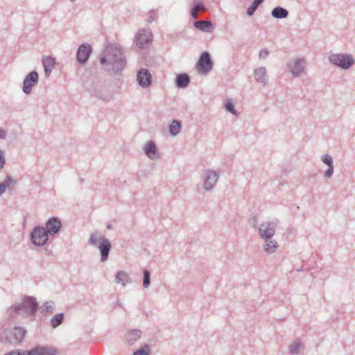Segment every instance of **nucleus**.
Returning a JSON list of instances; mask_svg holds the SVG:
<instances>
[{"mask_svg":"<svg viewBox=\"0 0 355 355\" xmlns=\"http://www.w3.org/2000/svg\"><path fill=\"white\" fill-rule=\"evenodd\" d=\"M100 63L105 71L120 75L126 65L122 47L117 44H107L100 55Z\"/></svg>","mask_w":355,"mask_h":355,"instance_id":"1","label":"nucleus"},{"mask_svg":"<svg viewBox=\"0 0 355 355\" xmlns=\"http://www.w3.org/2000/svg\"><path fill=\"white\" fill-rule=\"evenodd\" d=\"M37 302L34 297H25L21 302L15 303L12 306L13 311L24 318L35 315L37 310Z\"/></svg>","mask_w":355,"mask_h":355,"instance_id":"2","label":"nucleus"},{"mask_svg":"<svg viewBox=\"0 0 355 355\" xmlns=\"http://www.w3.org/2000/svg\"><path fill=\"white\" fill-rule=\"evenodd\" d=\"M329 62L341 69L348 70L355 64V59L349 53H331L328 57Z\"/></svg>","mask_w":355,"mask_h":355,"instance_id":"3","label":"nucleus"},{"mask_svg":"<svg viewBox=\"0 0 355 355\" xmlns=\"http://www.w3.org/2000/svg\"><path fill=\"white\" fill-rule=\"evenodd\" d=\"M58 349L52 346L39 345L31 350H13L4 355H56Z\"/></svg>","mask_w":355,"mask_h":355,"instance_id":"4","label":"nucleus"},{"mask_svg":"<svg viewBox=\"0 0 355 355\" xmlns=\"http://www.w3.org/2000/svg\"><path fill=\"white\" fill-rule=\"evenodd\" d=\"M219 173L212 169L205 171L202 175L203 189L205 191H212L216 186L219 180Z\"/></svg>","mask_w":355,"mask_h":355,"instance_id":"5","label":"nucleus"},{"mask_svg":"<svg viewBox=\"0 0 355 355\" xmlns=\"http://www.w3.org/2000/svg\"><path fill=\"white\" fill-rule=\"evenodd\" d=\"M277 223L273 220L262 222L259 228L258 233L261 239H272L275 234Z\"/></svg>","mask_w":355,"mask_h":355,"instance_id":"6","label":"nucleus"},{"mask_svg":"<svg viewBox=\"0 0 355 355\" xmlns=\"http://www.w3.org/2000/svg\"><path fill=\"white\" fill-rule=\"evenodd\" d=\"M49 234L44 227H35L31 234L32 243L37 246H43L49 239Z\"/></svg>","mask_w":355,"mask_h":355,"instance_id":"7","label":"nucleus"},{"mask_svg":"<svg viewBox=\"0 0 355 355\" xmlns=\"http://www.w3.org/2000/svg\"><path fill=\"white\" fill-rule=\"evenodd\" d=\"M196 67L198 72L202 74H207L212 69L213 62L209 52L204 51L200 55Z\"/></svg>","mask_w":355,"mask_h":355,"instance_id":"8","label":"nucleus"},{"mask_svg":"<svg viewBox=\"0 0 355 355\" xmlns=\"http://www.w3.org/2000/svg\"><path fill=\"white\" fill-rule=\"evenodd\" d=\"M39 74L36 71H32L24 78L22 91L26 95L31 94L33 87L38 83Z\"/></svg>","mask_w":355,"mask_h":355,"instance_id":"9","label":"nucleus"},{"mask_svg":"<svg viewBox=\"0 0 355 355\" xmlns=\"http://www.w3.org/2000/svg\"><path fill=\"white\" fill-rule=\"evenodd\" d=\"M153 35L149 30L141 29L135 36L136 44L141 49H146L152 41Z\"/></svg>","mask_w":355,"mask_h":355,"instance_id":"10","label":"nucleus"},{"mask_svg":"<svg viewBox=\"0 0 355 355\" xmlns=\"http://www.w3.org/2000/svg\"><path fill=\"white\" fill-rule=\"evenodd\" d=\"M306 62L304 58H295L288 64L290 72L295 77H298L305 69Z\"/></svg>","mask_w":355,"mask_h":355,"instance_id":"11","label":"nucleus"},{"mask_svg":"<svg viewBox=\"0 0 355 355\" xmlns=\"http://www.w3.org/2000/svg\"><path fill=\"white\" fill-rule=\"evenodd\" d=\"M62 227V223L58 217H51L45 223V229L46 232L51 235L54 236L57 234Z\"/></svg>","mask_w":355,"mask_h":355,"instance_id":"12","label":"nucleus"},{"mask_svg":"<svg viewBox=\"0 0 355 355\" xmlns=\"http://www.w3.org/2000/svg\"><path fill=\"white\" fill-rule=\"evenodd\" d=\"M138 84L143 88H147L152 83V76L146 69H141L137 75Z\"/></svg>","mask_w":355,"mask_h":355,"instance_id":"13","label":"nucleus"},{"mask_svg":"<svg viewBox=\"0 0 355 355\" xmlns=\"http://www.w3.org/2000/svg\"><path fill=\"white\" fill-rule=\"evenodd\" d=\"M92 53V47L88 44H81L76 53V58L79 63L85 64Z\"/></svg>","mask_w":355,"mask_h":355,"instance_id":"14","label":"nucleus"},{"mask_svg":"<svg viewBox=\"0 0 355 355\" xmlns=\"http://www.w3.org/2000/svg\"><path fill=\"white\" fill-rule=\"evenodd\" d=\"M254 76L256 81L262 86H266L268 84V76L266 67H259L254 69Z\"/></svg>","mask_w":355,"mask_h":355,"instance_id":"15","label":"nucleus"},{"mask_svg":"<svg viewBox=\"0 0 355 355\" xmlns=\"http://www.w3.org/2000/svg\"><path fill=\"white\" fill-rule=\"evenodd\" d=\"M146 156L151 160L158 159L159 154L155 143L153 141H149L144 148Z\"/></svg>","mask_w":355,"mask_h":355,"instance_id":"16","label":"nucleus"},{"mask_svg":"<svg viewBox=\"0 0 355 355\" xmlns=\"http://www.w3.org/2000/svg\"><path fill=\"white\" fill-rule=\"evenodd\" d=\"M96 248H98L100 251L101 261L102 262L107 261L109 257V253L112 248V245L109 240H103V242L100 243V245H98V246Z\"/></svg>","mask_w":355,"mask_h":355,"instance_id":"17","label":"nucleus"},{"mask_svg":"<svg viewBox=\"0 0 355 355\" xmlns=\"http://www.w3.org/2000/svg\"><path fill=\"white\" fill-rule=\"evenodd\" d=\"M264 243L263 244V250L268 254L274 253L278 248L279 245L277 241L272 239H261Z\"/></svg>","mask_w":355,"mask_h":355,"instance_id":"18","label":"nucleus"},{"mask_svg":"<svg viewBox=\"0 0 355 355\" xmlns=\"http://www.w3.org/2000/svg\"><path fill=\"white\" fill-rule=\"evenodd\" d=\"M141 331L139 329L129 331L125 336V341L129 345H132L141 338Z\"/></svg>","mask_w":355,"mask_h":355,"instance_id":"19","label":"nucleus"},{"mask_svg":"<svg viewBox=\"0 0 355 355\" xmlns=\"http://www.w3.org/2000/svg\"><path fill=\"white\" fill-rule=\"evenodd\" d=\"M55 58L51 56L44 57L42 59V64L44 69V73L46 77H49L55 65Z\"/></svg>","mask_w":355,"mask_h":355,"instance_id":"20","label":"nucleus"},{"mask_svg":"<svg viewBox=\"0 0 355 355\" xmlns=\"http://www.w3.org/2000/svg\"><path fill=\"white\" fill-rule=\"evenodd\" d=\"M103 240H107V239L101 232L96 231L91 233L88 240V244L96 248Z\"/></svg>","mask_w":355,"mask_h":355,"instance_id":"21","label":"nucleus"},{"mask_svg":"<svg viewBox=\"0 0 355 355\" xmlns=\"http://www.w3.org/2000/svg\"><path fill=\"white\" fill-rule=\"evenodd\" d=\"M195 27L205 33H211L214 29L213 24L208 20H200L194 22Z\"/></svg>","mask_w":355,"mask_h":355,"instance_id":"22","label":"nucleus"},{"mask_svg":"<svg viewBox=\"0 0 355 355\" xmlns=\"http://www.w3.org/2000/svg\"><path fill=\"white\" fill-rule=\"evenodd\" d=\"M0 342L4 345L12 344L15 342L12 328L3 330L0 337Z\"/></svg>","mask_w":355,"mask_h":355,"instance_id":"23","label":"nucleus"},{"mask_svg":"<svg viewBox=\"0 0 355 355\" xmlns=\"http://www.w3.org/2000/svg\"><path fill=\"white\" fill-rule=\"evenodd\" d=\"M271 15L275 19H285L288 16V11L283 7L277 6L272 9Z\"/></svg>","mask_w":355,"mask_h":355,"instance_id":"24","label":"nucleus"},{"mask_svg":"<svg viewBox=\"0 0 355 355\" xmlns=\"http://www.w3.org/2000/svg\"><path fill=\"white\" fill-rule=\"evenodd\" d=\"M190 83V77L187 73H181L175 78L176 86L179 88L186 87Z\"/></svg>","mask_w":355,"mask_h":355,"instance_id":"25","label":"nucleus"},{"mask_svg":"<svg viewBox=\"0 0 355 355\" xmlns=\"http://www.w3.org/2000/svg\"><path fill=\"white\" fill-rule=\"evenodd\" d=\"M115 281L117 284L124 286L127 284L130 283L131 279L126 272L119 271L115 276Z\"/></svg>","mask_w":355,"mask_h":355,"instance_id":"26","label":"nucleus"},{"mask_svg":"<svg viewBox=\"0 0 355 355\" xmlns=\"http://www.w3.org/2000/svg\"><path fill=\"white\" fill-rule=\"evenodd\" d=\"M182 130V122L174 119L169 125V133L173 137H176L180 134Z\"/></svg>","mask_w":355,"mask_h":355,"instance_id":"27","label":"nucleus"},{"mask_svg":"<svg viewBox=\"0 0 355 355\" xmlns=\"http://www.w3.org/2000/svg\"><path fill=\"white\" fill-rule=\"evenodd\" d=\"M12 331L15 342L22 341L26 333V329L19 327H15L12 328Z\"/></svg>","mask_w":355,"mask_h":355,"instance_id":"28","label":"nucleus"},{"mask_svg":"<svg viewBox=\"0 0 355 355\" xmlns=\"http://www.w3.org/2000/svg\"><path fill=\"white\" fill-rule=\"evenodd\" d=\"M15 183V181L12 180V177L7 175L6 179L3 182L0 183V196L6 192V189H8L11 184Z\"/></svg>","mask_w":355,"mask_h":355,"instance_id":"29","label":"nucleus"},{"mask_svg":"<svg viewBox=\"0 0 355 355\" xmlns=\"http://www.w3.org/2000/svg\"><path fill=\"white\" fill-rule=\"evenodd\" d=\"M64 321V314L59 313L53 316L50 320L51 326L55 329L60 326Z\"/></svg>","mask_w":355,"mask_h":355,"instance_id":"30","label":"nucleus"},{"mask_svg":"<svg viewBox=\"0 0 355 355\" xmlns=\"http://www.w3.org/2000/svg\"><path fill=\"white\" fill-rule=\"evenodd\" d=\"M302 343L299 340H295L288 347L290 354L297 355L302 349Z\"/></svg>","mask_w":355,"mask_h":355,"instance_id":"31","label":"nucleus"},{"mask_svg":"<svg viewBox=\"0 0 355 355\" xmlns=\"http://www.w3.org/2000/svg\"><path fill=\"white\" fill-rule=\"evenodd\" d=\"M205 11V7L201 2L197 3L194 5L193 8L191 10V15L193 19H197L199 12Z\"/></svg>","mask_w":355,"mask_h":355,"instance_id":"32","label":"nucleus"},{"mask_svg":"<svg viewBox=\"0 0 355 355\" xmlns=\"http://www.w3.org/2000/svg\"><path fill=\"white\" fill-rule=\"evenodd\" d=\"M264 1V0H254L252 3L247 9V15L252 16L258 8V7Z\"/></svg>","mask_w":355,"mask_h":355,"instance_id":"33","label":"nucleus"},{"mask_svg":"<svg viewBox=\"0 0 355 355\" xmlns=\"http://www.w3.org/2000/svg\"><path fill=\"white\" fill-rule=\"evenodd\" d=\"M143 286L145 288H147L149 287L150 284V273L148 270L145 269L143 271Z\"/></svg>","mask_w":355,"mask_h":355,"instance_id":"34","label":"nucleus"},{"mask_svg":"<svg viewBox=\"0 0 355 355\" xmlns=\"http://www.w3.org/2000/svg\"><path fill=\"white\" fill-rule=\"evenodd\" d=\"M42 312L44 313H51L54 309V302L52 301L46 302L42 307Z\"/></svg>","mask_w":355,"mask_h":355,"instance_id":"35","label":"nucleus"},{"mask_svg":"<svg viewBox=\"0 0 355 355\" xmlns=\"http://www.w3.org/2000/svg\"><path fill=\"white\" fill-rule=\"evenodd\" d=\"M225 110L231 114L237 116L238 112L234 108V105L231 100H228L225 105Z\"/></svg>","mask_w":355,"mask_h":355,"instance_id":"36","label":"nucleus"},{"mask_svg":"<svg viewBox=\"0 0 355 355\" xmlns=\"http://www.w3.org/2000/svg\"><path fill=\"white\" fill-rule=\"evenodd\" d=\"M321 160L324 164L327 165L328 166L334 165L332 157L328 154H324L322 155Z\"/></svg>","mask_w":355,"mask_h":355,"instance_id":"37","label":"nucleus"},{"mask_svg":"<svg viewBox=\"0 0 355 355\" xmlns=\"http://www.w3.org/2000/svg\"><path fill=\"white\" fill-rule=\"evenodd\" d=\"M157 17V13L155 10H150L146 18V21L148 23H151L155 20V19Z\"/></svg>","mask_w":355,"mask_h":355,"instance_id":"38","label":"nucleus"},{"mask_svg":"<svg viewBox=\"0 0 355 355\" xmlns=\"http://www.w3.org/2000/svg\"><path fill=\"white\" fill-rule=\"evenodd\" d=\"M6 164V157L4 152L0 148V171L4 167Z\"/></svg>","mask_w":355,"mask_h":355,"instance_id":"39","label":"nucleus"},{"mask_svg":"<svg viewBox=\"0 0 355 355\" xmlns=\"http://www.w3.org/2000/svg\"><path fill=\"white\" fill-rule=\"evenodd\" d=\"M334 165L328 166V168L324 171V177L327 178H331L334 173Z\"/></svg>","mask_w":355,"mask_h":355,"instance_id":"40","label":"nucleus"},{"mask_svg":"<svg viewBox=\"0 0 355 355\" xmlns=\"http://www.w3.org/2000/svg\"><path fill=\"white\" fill-rule=\"evenodd\" d=\"M133 355H148V352L144 348H141L135 352L133 353Z\"/></svg>","mask_w":355,"mask_h":355,"instance_id":"41","label":"nucleus"},{"mask_svg":"<svg viewBox=\"0 0 355 355\" xmlns=\"http://www.w3.org/2000/svg\"><path fill=\"white\" fill-rule=\"evenodd\" d=\"M269 54L268 51L266 49H262L259 52V58L265 59Z\"/></svg>","mask_w":355,"mask_h":355,"instance_id":"42","label":"nucleus"},{"mask_svg":"<svg viewBox=\"0 0 355 355\" xmlns=\"http://www.w3.org/2000/svg\"><path fill=\"white\" fill-rule=\"evenodd\" d=\"M7 131L5 130L0 128V139H5L7 137Z\"/></svg>","mask_w":355,"mask_h":355,"instance_id":"43","label":"nucleus"},{"mask_svg":"<svg viewBox=\"0 0 355 355\" xmlns=\"http://www.w3.org/2000/svg\"><path fill=\"white\" fill-rule=\"evenodd\" d=\"M92 95H94L99 98H103V95L101 93L97 92L96 90L92 92Z\"/></svg>","mask_w":355,"mask_h":355,"instance_id":"44","label":"nucleus"},{"mask_svg":"<svg viewBox=\"0 0 355 355\" xmlns=\"http://www.w3.org/2000/svg\"><path fill=\"white\" fill-rule=\"evenodd\" d=\"M118 305H119V307L122 308V305H121V303H119H119H118Z\"/></svg>","mask_w":355,"mask_h":355,"instance_id":"45","label":"nucleus"},{"mask_svg":"<svg viewBox=\"0 0 355 355\" xmlns=\"http://www.w3.org/2000/svg\"><path fill=\"white\" fill-rule=\"evenodd\" d=\"M107 228H108V229H110V228H111V225H108V226H107Z\"/></svg>","mask_w":355,"mask_h":355,"instance_id":"46","label":"nucleus"}]
</instances>
